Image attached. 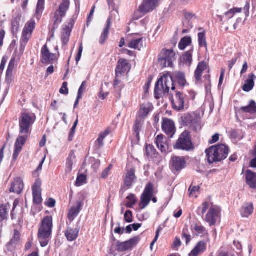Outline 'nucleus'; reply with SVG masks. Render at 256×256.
Masks as SVG:
<instances>
[{"label": "nucleus", "instance_id": "obj_1", "mask_svg": "<svg viewBox=\"0 0 256 256\" xmlns=\"http://www.w3.org/2000/svg\"><path fill=\"white\" fill-rule=\"evenodd\" d=\"M164 75L156 82L154 88L155 98H160L162 94H168L171 86L172 90L176 89L174 82H177L179 86L184 87L186 84L185 74L182 72H176L172 76Z\"/></svg>", "mask_w": 256, "mask_h": 256}, {"label": "nucleus", "instance_id": "obj_2", "mask_svg": "<svg viewBox=\"0 0 256 256\" xmlns=\"http://www.w3.org/2000/svg\"><path fill=\"white\" fill-rule=\"evenodd\" d=\"M228 152V147L224 144H218L211 146L206 150L208 162L210 164L226 159Z\"/></svg>", "mask_w": 256, "mask_h": 256}, {"label": "nucleus", "instance_id": "obj_3", "mask_svg": "<svg viewBox=\"0 0 256 256\" xmlns=\"http://www.w3.org/2000/svg\"><path fill=\"white\" fill-rule=\"evenodd\" d=\"M53 227L52 218L45 216L41 222L38 231V238L41 246H46L50 241Z\"/></svg>", "mask_w": 256, "mask_h": 256}, {"label": "nucleus", "instance_id": "obj_4", "mask_svg": "<svg viewBox=\"0 0 256 256\" xmlns=\"http://www.w3.org/2000/svg\"><path fill=\"white\" fill-rule=\"evenodd\" d=\"M154 184L148 182L146 184L144 190L140 196L139 208L140 210L144 209L149 204L151 200L154 203L157 202L156 197H153L154 194Z\"/></svg>", "mask_w": 256, "mask_h": 256}, {"label": "nucleus", "instance_id": "obj_5", "mask_svg": "<svg viewBox=\"0 0 256 256\" xmlns=\"http://www.w3.org/2000/svg\"><path fill=\"white\" fill-rule=\"evenodd\" d=\"M175 150L190 151L194 148L190 132L188 130H184L182 132L175 144L174 145Z\"/></svg>", "mask_w": 256, "mask_h": 256}, {"label": "nucleus", "instance_id": "obj_6", "mask_svg": "<svg viewBox=\"0 0 256 256\" xmlns=\"http://www.w3.org/2000/svg\"><path fill=\"white\" fill-rule=\"evenodd\" d=\"M200 120L194 113L184 114L181 117V123L183 126H188L193 130L198 132L201 129Z\"/></svg>", "mask_w": 256, "mask_h": 256}, {"label": "nucleus", "instance_id": "obj_7", "mask_svg": "<svg viewBox=\"0 0 256 256\" xmlns=\"http://www.w3.org/2000/svg\"><path fill=\"white\" fill-rule=\"evenodd\" d=\"M34 122V116H32L28 113H22L19 119L20 133L24 134H28L30 126Z\"/></svg>", "mask_w": 256, "mask_h": 256}, {"label": "nucleus", "instance_id": "obj_8", "mask_svg": "<svg viewBox=\"0 0 256 256\" xmlns=\"http://www.w3.org/2000/svg\"><path fill=\"white\" fill-rule=\"evenodd\" d=\"M176 54L172 49H163L158 58V63L162 67H170L176 60Z\"/></svg>", "mask_w": 256, "mask_h": 256}, {"label": "nucleus", "instance_id": "obj_9", "mask_svg": "<svg viewBox=\"0 0 256 256\" xmlns=\"http://www.w3.org/2000/svg\"><path fill=\"white\" fill-rule=\"evenodd\" d=\"M36 22L34 20L31 19L28 21L22 31V36L20 40V46L24 48L26 44L30 39L34 30L35 28Z\"/></svg>", "mask_w": 256, "mask_h": 256}, {"label": "nucleus", "instance_id": "obj_10", "mask_svg": "<svg viewBox=\"0 0 256 256\" xmlns=\"http://www.w3.org/2000/svg\"><path fill=\"white\" fill-rule=\"evenodd\" d=\"M138 241L139 238L138 236L134 237L124 242H120V240H118L116 242V250L119 252L128 250L135 246Z\"/></svg>", "mask_w": 256, "mask_h": 256}, {"label": "nucleus", "instance_id": "obj_11", "mask_svg": "<svg viewBox=\"0 0 256 256\" xmlns=\"http://www.w3.org/2000/svg\"><path fill=\"white\" fill-rule=\"evenodd\" d=\"M162 130L170 138H172L176 131L174 122L173 120L165 118H163Z\"/></svg>", "mask_w": 256, "mask_h": 256}, {"label": "nucleus", "instance_id": "obj_12", "mask_svg": "<svg viewBox=\"0 0 256 256\" xmlns=\"http://www.w3.org/2000/svg\"><path fill=\"white\" fill-rule=\"evenodd\" d=\"M220 214L218 208L216 206H212L206 214L204 220L208 223L210 226H214L216 224Z\"/></svg>", "mask_w": 256, "mask_h": 256}, {"label": "nucleus", "instance_id": "obj_13", "mask_svg": "<svg viewBox=\"0 0 256 256\" xmlns=\"http://www.w3.org/2000/svg\"><path fill=\"white\" fill-rule=\"evenodd\" d=\"M195 15L191 12H186L184 20L183 21V26L184 28L182 30V34H187L193 28L194 22L196 20Z\"/></svg>", "mask_w": 256, "mask_h": 256}, {"label": "nucleus", "instance_id": "obj_14", "mask_svg": "<svg viewBox=\"0 0 256 256\" xmlns=\"http://www.w3.org/2000/svg\"><path fill=\"white\" fill-rule=\"evenodd\" d=\"M42 60V64H52L56 59V54L50 53L46 44H44L41 50Z\"/></svg>", "mask_w": 256, "mask_h": 256}, {"label": "nucleus", "instance_id": "obj_15", "mask_svg": "<svg viewBox=\"0 0 256 256\" xmlns=\"http://www.w3.org/2000/svg\"><path fill=\"white\" fill-rule=\"evenodd\" d=\"M158 2V0H144L139 6V10L144 14L152 11L156 8Z\"/></svg>", "mask_w": 256, "mask_h": 256}, {"label": "nucleus", "instance_id": "obj_16", "mask_svg": "<svg viewBox=\"0 0 256 256\" xmlns=\"http://www.w3.org/2000/svg\"><path fill=\"white\" fill-rule=\"evenodd\" d=\"M74 22L71 20L70 22L63 28V32L62 36V41L64 45H66L70 40V37L74 26Z\"/></svg>", "mask_w": 256, "mask_h": 256}, {"label": "nucleus", "instance_id": "obj_17", "mask_svg": "<svg viewBox=\"0 0 256 256\" xmlns=\"http://www.w3.org/2000/svg\"><path fill=\"white\" fill-rule=\"evenodd\" d=\"M172 108L176 111H180L184 108V97L182 93L180 92H176V100L172 102Z\"/></svg>", "mask_w": 256, "mask_h": 256}, {"label": "nucleus", "instance_id": "obj_18", "mask_svg": "<svg viewBox=\"0 0 256 256\" xmlns=\"http://www.w3.org/2000/svg\"><path fill=\"white\" fill-rule=\"evenodd\" d=\"M172 168L177 172L181 170L185 167L186 160L183 156H174L171 160Z\"/></svg>", "mask_w": 256, "mask_h": 256}, {"label": "nucleus", "instance_id": "obj_19", "mask_svg": "<svg viewBox=\"0 0 256 256\" xmlns=\"http://www.w3.org/2000/svg\"><path fill=\"white\" fill-rule=\"evenodd\" d=\"M76 206H72L69 210L68 218L70 222L73 221L78 216L83 206V202L80 200L76 201Z\"/></svg>", "mask_w": 256, "mask_h": 256}, {"label": "nucleus", "instance_id": "obj_20", "mask_svg": "<svg viewBox=\"0 0 256 256\" xmlns=\"http://www.w3.org/2000/svg\"><path fill=\"white\" fill-rule=\"evenodd\" d=\"M246 183L250 188L256 190V172L247 170L245 174Z\"/></svg>", "mask_w": 256, "mask_h": 256}, {"label": "nucleus", "instance_id": "obj_21", "mask_svg": "<svg viewBox=\"0 0 256 256\" xmlns=\"http://www.w3.org/2000/svg\"><path fill=\"white\" fill-rule=\"evenodd\" d=\"M154 109L153 105L152 103L148 102L140 105L139 110L138 117L141 119H144L147 117L149 113Z\"/></svg>", "mask_w": 256, "mask_h": 256}, {"label": "nucleus", "instance_id": "obj_22", "mask_svg": "<svg viewBox=\"0 0 256 256\" xmlns=\"http://www.w3.org/2000/svg\"><path fill=\"white\" fill-rule=\"evenodd\" d=\"M24 187V184L20 178H16L12 183L10 192L20 194L22 192Z\"/></svg>", "mask_w": 256, "mask_h": 256}, {"label": "nucleus", "instance_id": "obj_23", "mask_svg": "<svg viewBox=\"0 0 256 256\" xmlns=\"http://www.w3.org/2000/svg\"><path fill=\"white\" fill-rule=\"evenodd\" d=\"M206 250V244L204 241H200L189 254L188 256H198L204 253Z\"/></svg>", "mask_w": 256, "mask_h": 256}, {"label": "nucleus", "instance_id": "obj_24", "mask_svg": "<svg viewBox=\"0 0 256 256\" xmlns=\"http://www.w3.org/2000/svg\"><path fill=\"white\" fill-rule=\"evenodd\" d=\"M156 144L158 148L162 152H166L168 149L166 138L162 134L158 135L156 138Z\"/></svg>", "mask_w": 256, "mask_h": 256}, {"label": "nucleus", "instance_id": "obj_25", "mask_svg": "<svg viewBox=\"0 0 256 256\" xmlns=\"http://www.w3.org/2000/svg\"><path fill=\"white\" fill-rule=\"evenodd\" d=\"M112 24V18L111 16H109L106 20L105 27L104 28L103 32L102 33L100 38V43L101 44H104L105 42L108 38V35L110 34V29L111 27Z\"/></svg>", "mask_w": 256, "mask_h": 256}, {"label": "nucleus", "instance_id": "obj_26", "mask_svg": "<svg viewBox=\"0 0 256 256\" xmlns=\"http://www.w3.org/2000/svg\"><path fill=\"white\" fill-rule=\"evenodd\" d=\"M136 180V178L135 176V170L133 168H131L127 171L124 178V184L128 188H130L134 183Z\"/></svg>", "mask_w": 256, "mask_h": 256}, {"label": "nucleus", "instance_id": "obj_27", "mask_svg": "<svg viewBox=\"0 0 256 256\" xmlns=\"http://www.w3.org/2000/svg\"><path fill=\"white\" fill-rule=\"evenodd\" d=\"M256 76L254 74L248 75V78L246 80L244 84L242 86V90L245 92H250L254 86V80Z\"/></svg>", "mask_w": 256, "mask_h": 256}, {"label": "nucleus", "instance_id": "obj_28", "mask_svg": "<svg viewBox=\"0 0 256 256\" xmlns=\"http://www.w3.org/2000/svg\"><path fill=\"white\" fill-rule=\"evenodd\" d=\"M128 68V63L125 59H120L118 62L116 69V74L117 77L124 73Z\"/></svg>", "mask_w": 256, "mask_h": 256}, {"label": "nucleus", "instance_id": "obj_29", "mask_svg": "<svg viewBox=\"0 0 256 256\" xmlns=\"http://www.w3.org/2000/svg\"><path fill=\"white\" fill-rule=\"evenodd\" d=\"M78 233V229H73L70 227H68L64 232V235L68 241L72 242L77 238Z\"/></svg>", "mask_w": 256, "mask_h": 256}, {"label": "nucleus", "instance_id": "obj_30", "mask_svg": "<svg viewBox=\"0 0 256 256\" xmlns=\"http://www.w3.org/2000/svg\"><path fill=\"white\" fill-rule=\"evenodd\" d=\"M144 124V120L139 118H136L133 126L134 134L136 135L137 140L138 141L140 139V132Z\"/></svg>", "mask_w": 256, "mask_h": 256}, {"label": "nucleus", "instance_id": "obj_31", "mask_svg": "<svg viewBox=\"0 0 256 256\" xmlns=\"http://www.w3.org/2000/svg\"><path fill=\"white\" fill-rule=\"evenodd\" d=\"M143 38H144L142 37L136 38H132V40L128 42V46L130 48L140 50L141 48L142 47Z\"/></svg>", "mask_w": 256, "mask_h": 256}, {"label": "nucleus", "instance_id": "obj_32", "mask_svg": "<svg viewBox=\"0 0 256 256\" xmlns=\"http://www.w3.org/2000/svg\"><path fill=\"white\" fill-rule=\"evenodd\" d=\"M240 110L245 113L254 114L256 112V103L254 100H251L248 106H242Z\"/></svg>", "mask_w": 256, "mask_h": 256}, {"label": "nucleus", "instance_id": "obj_33", "mask_svg": "<svg viewBox=\"0 0 256 256\" xmlns=\"http://www.w3.org/2000/svg\"><path fill=\"white\" fill-rule=\"evenodd\" d=\"M254 210L253 204L252 203L246 204L242 206L240 213L242 217L248 218Z\"/></svg>", "mask_w": 256, "mask_h": 256}, {"label": "nucleus", "instance_id": "obj_34", "mask_svg": "<svg viewBox=\"0 0 256 256\" xmlns=\"http://www.w3.org/2000/svg\"><path fill=\"white\" fill-rule=\"evenodd\" d=\"M69 6L70 0H62V2L60 4L58 10L56 12H58L61 17H64L68 10Z\"/></svg>", "mask_w": 256, "mask_h": 256}, {"label": "nucleus", "instance_id": "obj_35", "mask_svg": "<svg viewBox=\"0 0 256 256\" xmlns=\"http://www.w3.org/2000/svg\"><path fill=\"white\" fill-rule=\"evenodd\" d=\"M76 158V156L73 150L71 151L67 158L66 164V172H70L72 170V166L74 164V161Z\"/></svg>", "mask_w": 256, "mask_h": 256}, {"label": "nucleus", "instance_id": "obj_36", "mask_svg": "<svg viewBox=\"0 0 256 256\" xmlns=\"http://www.w3.org/2000/svg\"><path fill=\"white\" fill-rule=\"evenodd\" d=\"M192 52L193 48H192L190 50L185 52L182 57V60L188 66H190L192 62Z\"/></svg>", "mask_w": 256, "mask_h": 256}, {"label": "nucleus", "instance_id": "obj_37", "mask_svg": "<svg viewBox=\"0 0 256 256\" xmlns=\"http://www.w3.org/2000/svg\"><path fill=\"white\" fill-rule=\"evenodd\" d=\"M192 43V38L190 36H184L182 38L179 44L178 47L180 50H184L186 48Z\"/></svg>", "mask_w": 256, "mask_h": 256}, {"label": "nucleus", "instance_id": "obj_38", "mask_svg": "<svg viewBox=\"0 0 256 256\" xmlns=\"http://www.w3.org/2000/svg\"><path fill=\"white\" fill-rule=\"evenodd\" d=\"M191 229L192 232L194 231L196 232V236L204 235L206 232V230L202 226L196 224L192 226Z\"/></svg>", "mask_w": 256, "mask_h": 256}, {"label": "nucleus", "instance_id": "obj_39", "mask_svg": "<svg viewBox=\"0 0 256 256\" xmlns=\"http://www.w3.org/2000/svg\"><path fill=\"white\" fill-rule=\"evenodd\" d=\"M26 134H25V136H18L15 142L14 148L22 150V146L26 143Z\"/></svg>", "mask_w": 256, "mask_h": 256}, {"label": "nucleus", "instance_id": "obj_40", "mask_svg": "<svg viewBox=\"0 0 256 256\" xmlns=\"http://www.w3.org/2000/svg\"><path fill=\"white\" fill-rule=\"evenodd\" d=\"M198 41L200 47L207 48L208 45L206 41V33L204 31L198 34Z\"/></svg>", "mask_w": 256, "mask_h": 256}, {"label": "nucleus", "instance_id": "obj_41", "mask_svg": "<svg viewBox=\"0 0 256 256\" xmlns=\"http://www.w3.org/2000/svg\"><path fill=\"white\" fill-rule=\"evenodd\" d=\"M126 199L128 201L126 202V206L128 208H132L137 202L136 196L134 194H130L126 197Z\"/></svg>", "mask_w": 256, "mask_h": 256}, {"label": "nucleus", "instance_id": "obj_42", "mask_svg": "<svg viewBox=\"0 0 256 256\" xmlns=\"http://www.w3.org/2000/svg\"><path fill=\"white\" fill-rule=\"evenodd\" d=\"M8 210L7 206L4 204L0 206V222L8 218Z\"/></svg>", "mask_w": 256, "mask_h": 256}, {"label": "nucleus", "instance_id": "obj_43", "mask_svg": "<svg viewBox=\"0 0 256 256\" xmlns=\"http://www.w3.org/2000/svg\"><path fill=\"white\" fill-rule=\"evenodd\" d=\"M32 196L34 203L38 204L42 202L41 190H32Z\"/></svg>", "mask_w": 256, "mask_h": 256}, {"label": "nucleus", "instance_id": "obj_44", "mask_svg": "<svg viewBox=\"0 0 256 256\" xmlns=\"http://www.w3.org/2000/svg\"><path fill=\"white\" fill-rule=\"evenodd\" d=\"M242 11V8H234L230 9L224 14V16L227 17L228 19L232 18L234 14L236 12H240Z\"/></svg>", "mask_w": 256, "mask_h": 256}, {"label": "nucleus", "instance_id": "obj_45", "mask_svg": "<svg viewBox=\"0 0 256 256\" xmlns=\"http://www.w3.org/2000/svg\"><path fill=\"white\" fill-rule=\"evenodd\" d=\"M44 0H38L36 6V14L38 17V14H40L44 8Z\"/></svg>", "mask_w": 256, "mask_h": 256}, {"label": "nucleus", "instance_id": "obj_46", "mask_svg": "<svg viewBox=\"0 0 256 256\" xmlns=\"http://www.w3.org/2000/svg\"><path fill=\"white\" fill-rule=\"evenodd\" d=\"M209 206L208 203L206 202H204L202 204V207H199L198 210V214L202 216H204Z\"/></svg>", "mask_w": 256, "mask_h": 256}, {"label": "nucleus", "instance_id": "obj_47", "mask_svg": "<svg viewBox=\"0 0 256 256\" xmlns=\"http://www.w3.org/2000/svg\"><path fill=\"white\" fill-rule=\"evenodd\" d=\"M19 22L17 20H15L12 22V32L13 35H16L18 31Z\"/></svg>", "mask_w": 256, "mask_h": 256}, {"label": "nucleus", "instance_id": "obj_48", "mask_svg": "<svg viewBox=\"0 0 256 256\" xmlns=\"http://www.w3.org/2000/svg\"><path fill=\"white\" fill-rule=\"evenodd\" d=\"M19 240H20V233L18 230H15L14 232V236H13L12 238V240H10V242L8 243V244H11V245L15 244L18 242Z\"/></svg>", "mask_w": 256, "mask_h": 256}, {"label": "nucleus", "instance_id": "obj_49", "mask_svg": "<svg viewBox=\"0 0 256 256\" xmlns=\"http://www.w3.org/2000/svg\"><path fill=\"white\" fill-rule=\"evenodd\" d=\"M86 180V177L84 174H80L77 177L76 182V186H80L82 185L85 181Z\"/></svg>", "mask_w": 256, "mask_h": 256}, {"label": "nucleus", "instance_id": "obj_50", "mask_svg": "<svg viewBox=\"0 0 256 256\" xmlns=\"http://www.w3.org/2000/svg\"><path fill=\"white\" fill-rule=\"evenodd\" d=\"M124 219L127 222H132V211L127 210L124 214Z\"/></svg>", "mask_w": 256, "mask_h": 256}, {"label": "nucleus", "instance_id": "obj_51", "mask_svg": "<svg viewBox=\"0 0 256 256\" xmlns=\"http://www.w3.org/2000/svg\"><path fill=\"white\" fill-rule=\"evenodd\" d=\"M146 154L148 157L152 156L155 154L156 150L153 146H147L146 148Z\"/></svg>", "mask_w": 256, "mask_h": 256}, {"label": "nucleus", "instance_id": "obj_52", "mask_svg": "<svg viewBox=\"0 0 256 256\" xmlns=\"http://www.w3.org/2000/svg\"><path fill=\"white\" fill-rule=\"evenodd\" d=\"M162 230V228H161V226H159L158 228L157 229V230L156 231L155 238L150 244V248L151 250H152L153 246L157 241V240L158 238V236H159V233Z\"/></svg>", "mask_w": 256, "mask_h": 256}, {"label": "nucleus", "instance_id": "obj_53", "mask_svg": "<svg viewBox=\"0 0 256 256\" xmlns=\"http://www.w3.org/2000/svg\"><path fill=\"white\" fill-rule=\"evenodd\" d=\"M60 92L64 94H68L67 82H63L62 87L60 90Z\"/></svg>", "mask_w": 256, "mask_h": 256}, {"label": "nucleus", "instance_id": "obj_54", "mask_svg": "<svg viewBox=\"0 0 256 256\" xmlns=\"http://www.w3.org/2000/svg\"><path fill=\"white\" fill-rule=\"evenodd\" d=\"M41 184H42L41 180L40 179L37 178L36 180V182H35L34 186H32V190H40Z\"/></svg>", "mask_w": 256, "mask_h": 256}, {"label": "nucleus", "instance_id": "obj_55", "mask_svg": "<svg viewBox=\"0 0 256 256\" xmlns=\"http://www.w3.org/2000/svg\"><path fill=\"white\" fill-rule=\"evenodd\" d=\"M62 17L60 16V15L59 16L58 14V12H56V14H55V15L54 16V25L56 28H57L58 27V24L62 22Z\"/></svg>", "mask_w": 256, "mask_h": 256}, {"label": "nucleus", "instance_id": "obj_56", "mask_svg": "<svg viewBox=\"0 0 256 256\" xmlns=\"http://www.w3.org/2000/svg\"><path fill=\"white\" fill-rule=\"evenodd\" d=\"M182 242L180 238L176 237L172 244V248L174 250H178V248L181 246Z\"/></svg>", "mask_w": 256, "mask_h": 256}, {"label": "nucleus", "instance_id": "obj_57", "mask_svg": "<svg viewBox=\"0 0 256 256\" xmlns=\"http://www.w3.org/2000/svg\"><path fill=\"white\" fill-rule=\"evenodd\" d=\"M15 64V58H12L10 60L6 72H12Z\"/></svg>", "mask_w": 256, "mask_h": 256}, {"label": "nucleus", "instance_id": "obj_58", "mask_svg": "<svg viewBox=\"0 0 256 256\" xmlns=\"http://www.w3.org/2000/svg\"><path fill=\"white\" fill-rule=\"evenodd\" d=\"M82 50H83V47L82 46V44H81L79 47V48H78V54L76 58V64H78V62L80 60V58H81L82 55Z\"/></svg>", "mask_w": 256, "mask_h": 256}, {"label": "nucleus", "instance_id": "obj_59", "mask_svg": "<svg viewBox=\"0 0 256 256\" xmlns=\"http://www.w3.org/2000/svg\"><path fill=\"white\" fill-rule=\"evenodd\" d=\"M12 72H6V82L10 84L12 81Z\"/></svg>", "mask_w": 256, "mask_h": 256}, {"label": "nucleus", "instance_id": "obj_60", "mask_svg": "<svg viewBox=\"0 0 256 256\" xmlns=\"http://www.w3.org/2000/svg\"><path fill=\"white\" fill-rule=\"evenodd\" d=\"M110 128H107L104 132L100 134L99 137L101 138L102 140H104L106 136L110 134Z\"/></svg>", "mask_w": 256, "mask_h": 256}, {"label": "nucleus", "instance_id": "obj_61", "mask_svg": "<svg viewBox=\"0 0 256 256\" xmlns=\"http://www.w3.org/2000/svg\"><path fill=\"white\" fill-rule=\"evenodd\" d=\"M46 205L49 208H54L56 205V200L52 198H50L47 202H46Z\"/></svg>", "mask_w": 256, "mask_h": 256}, {"label": "nucleus", "instance_id": "obj_62", "mask_svg": "<svg viewBox=\"0 0 256 256\" xmlns=\"http://www.w3.org/2000/svg\"><path fill=\"white\" fill-rule=\"evenodd\" d=\"M199 189V186H192V185H191L188 188V191L190 192V195L191 196L196 192H198Z\"/></svg>", "mask_w": 256, "mask_h": 256}, {"label": "nucleus", "instance_id": "obj_63", "mask_svg": "<svg viewBox=\"0 0 256 256\" xmlns=\"http://www.w3.org/2000/svg\"><path fill=\"white\" fill-rule=\"evenodd\" d=\"M206 68V63L204 62H199L196 69L199 70L200 71L203 72L204 70Z\"/></svg>", "mask_w": 256, "mask_h": 256}, {"label": "nucleus", "instance_id": "obj_64", "mask_svg": "<svg viewBox=\"0 0 256 256\" xmlns=\"http://www.w3.org/2000/svg\"><path fill=\"white\" fill-rule=\"evenodd\" d=\"M109 6L112 8L114 10H116L118 9V5L116 4L115 1L114 0H107Z\"/></svg>", "mask_w": 256, "mask_h": 256}]
</instances>
